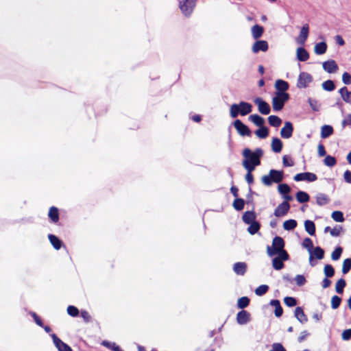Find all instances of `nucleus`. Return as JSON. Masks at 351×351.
Instances as JSON below:
<instances>
[{
  "instance_id": "f257e3e1",
  "label": "nucleus",
  "mask_w": 351,
  "mask_h": 351,
  "mask_svg": "<svg viewBox=\"0 0 351 351\" xmlns=\"http://www.w3.org/2000/svg\"><path fill=\"white\" fill-rule=\"evenodd\" d=\"M241 155L243 158L242 166L256 169V167L261 164V158L264 155V151L261 147H257L254 150L245 147L242 150Z\"/></svg>"
},
{
  "instance_id": "f03ea898",
  "label": "nucleus",
  "mask_w": 351,
  "mask_h": 351,
  "mask_svg": "<svg viewBox=\"0 0 351 351\" xmlns=\"http://www.w3.org/2000/svg\"><path fill=\"white\" fill-rule=\"evenodd\" d=\"M253 106L252 104L241 101L239 103H234L230 108V117L232 119L237 117L239 115L246 116L252 112Z\"/></svg>"
},
{
  "instance_id": "7ed1b4c3",
  "label": "nucleus",
  "mask_w": 351,
  "mask_h": 351,
  "mask_svg": "<svg viewBox=\"0 0 351 351\" xmlns=\"http://www.w3.org/2000/svg\"><path fill=\"white\" fill-rule=\"evenodd\" d=\"M285 173L283 170H278L271 169L269 170L267 175H264L261 178L262 183L267 186H270L274 183H279L284 179Z\"/></svg>"
},
{
  "instance_id": "20e7f679",
  "label": "nucleus",
  "mask_w": 351,
  "mask_h": 351,
  "mask_svg": "<svg viewBox=\"0 0 351 351\" xmlns=\"http://www.w3.org/2000/svg\"><path fill=\"white\" fill-rule=\"evenodd\" d=\"M290 99V95L288 93L275 92L272 97V108L274 112L281 111L285 104Z\"/></svg>"
},
{
  "instance_id": "39448f33",
  "label": "nucleus",
  "mask_w": 351,
  "mask_h": 351,
  "mask_svg": "<svg viewBox=\"0 0 351 351\" xmlns=\"http://www.w3.org/2000/svg\"><path fill=\"white\" fill-rule=\"evenodd\" d=\"M197 0H179V8L186 17L191 16L196 5Z\"/></svg>"
},
{
  "instance_id": "423d86ee",
  "label": "nucleus",
  "mask_w": 351,
  "mask_h": 351,
  "mask_svg": "<svg viewBox=\"0 0 351 351\" xmlns=\"http://www.w3.org/2000/svg\"><path fill=\"white\" fill-rule=\"evenodd\" d=\"M232 125H234L236 129L237 133L241 136H247L251 137L252 132L250 128L245 124L241 120L237 119L232 123Z\"/></svg>"
},
{
  "instance_id": "0eeeda50",
  "label": "nucleus",
  "mask_w": 351,
  "mask_h": 351,
  "mask_svg": "<svg viewBox=\"0 0 351 351\" xmlns=\"http://www.w3.org/2000/svg\"><path fill=\"white\" fill-rule=\"evenodd\" d=\"M254 103L257 106L258 112L263 115H267L271 112L269 104L262 97H256L254 99Z\"/></svg>"
},
{
  "instance_id": "6e6552de",
  "label": "nucleus",
  "mask_w": 351,
  "mask_h": 351,
  "mask_svg": "<svg viewBox=\"0 0 351 351\" xmlns=\"http://www.w3.org/2000/svg\"><path fill=\"white\" fill-rule=\"evenodd\" d=\"M278 192L284 199L283 202H289L293 199V196L289 194L291 192V188L287 183L279 184L278 185Z\"/></svg>"
},
{
  "instance_id": "1a4fd4ad",
  "label": "nucleus",
  "mask_w": 351,
  "mask_h": 351,
  "mask_svg": "<svg viewBox=\"0 0 351 351\" xmlns=\"http://www.w3.org/2000/svg\"><path fill=\"white\" fill-rule=\"evenodd\" d=\"M313 76L310 73L302 71L299 74L297 87L298 88H306L308 84L313 82Z\"/></svg>"
},
{
  "instance_id": "9d476101",
  "label": "nucleus",
  "mask_w": 351,
  "mask_h": 351,
  "mask_svg": "<svg viewBox=\"0 0 351 351\" xmlns=\"http://www.w3.org/2000/svg\"><path fill=\"white\" fill-rule=\"evenodd\" d=\"M293 180L295 182L306 181L308 182H313L317 180V176L314 173L305 171L295 174Z\"/></svg>"
},
{
  "instance_id": "9b49d317",
  "label": "nucleus",
  "mask_w": 351,
  "mask_h": 351,
  "mask_svg": "<svg viewBox=\"0 0 351 351\" xmlns=\"http://www.w3.org/2000/svg\"><path fill=\"white\" fill-rule=\"evenodd\" d=\"M50 336L53 340L55 347L58 351H73L72 348L69 344L61 340L56 334L52 333Z\"/></svg>"
},
{
  "instance_id": "f8f14e48",
  "label": "nucleus",
  "mask_w": 351,
  "mask_h": 351,
  "mask_svg": "<svg viewBox=\"0 0 351 351\" xmlns=\"http://www.w3.org/2000/svg\"><path fill=\"white\" fill-rule=\"evenodd\" d=\"M290 208L291 206L289 202H282L274 210V215L278 218L283 217L287 215Z\"/></svg>"
},
{
  "instance_id": "ddd939ff",
  "label": "nucleus",
  "mask_w": 351,
  "mask_h": 351,
  "mask_svg": "<svg viewBox=\"0 0 351 351\" xmlns=\"http://www.w3.org/2000/svg\"><path fill=\"white\" fill-rule=\"evenodd\" d=\"M293 130V123L289 121H286L280 130V136L282 138L288 139L292 136Z\"/></svg>"
},
{
  "instance_id": "4468645a",
  "label": "nucleus",
  "mask_w": 351,
  "mask_h": 351,
  "mask_svg": "<svg viewBox=\"0 0 351 351\" xmlns=\"http://www.w3.org/2000/svg\"><path fill=\"white\" fill-rule=\"evenodd\" d=\"M236 320L239 325H245L251 320V314L246 310L239 311L236 317Z\"/></svg>"
},
{
  "instance_id": "2eb2a0df",
  "label": "nucleus",
  "mask_w": 351,
  "mask_h": 351,
  "mask_svg": "<svg viewBox=\"0 0 351 351\" xmlns=\"http://www.w3.org/2000/svg\"><path fill=\"white\" fill-rule=\"evenodd\" d=\"M269 49L267 41L265 40H258L252 45V51L254 53H258L259 51L265 52Z\"/></svg>"
},
{
  "instance_id": "dca6fc26",
  "label": "nucleus",
  "mask_w": 351,
  "mask_h": 351,
  "mask_svg": "<svg viewBox=\"0 0 351 351\" xmlns=\"http://www.w3.org/2000/svg\"><path fill=\"white\" fill-rule=\"evenodd\" d=\"M269 305L274 307V315L276 317H280L283 314V308L280 304V302L278 299H272L270 300ZM268 304L264 305L263 308H267Z\"/></svg>"
},
{
  "instance_id": "f3484780",
  "label": "nucleus",
  "mask_w": 351,
  "mask_h": 351,
  "mask_svg": "<svg viewBox=\"0 0 351 351\" xmlns=\"http://www.w3.org/2000/svg\"><path fill=\"white\" fill-rule=\"evenodd\" d=\"M323 69L328 73H335L339 69L338 64L334 60H328L322 63Z\"/></svg>"
},
{
  "instance_id": "a211bd4d",
  "label": "nucleus",
  "mask_w": 351,
  "mask_h": 351,
  "mask_svg": "<svg viewBox=\"0 0 351 351\" xmlns=\"http://www.w3.org/2000/svg\"><path fill=\"white\" fill-rule=\"evenodd\" d=\"M309 34V25L306 23L302 25L300 29V34L297 38V43L300 45H304Z\"/></svg>"
},
{
  "instance_id": "6ab92c4d",
  "label": "nucleus",
  "mask_w": 351,
  "mask_h": 351,
  "mask_svg": "<svg viewBox=\"0 0 351 351\" xmlns=\"http://www.w3.org/2000/svg\"><path fill=\"white\" fill-rule=\"evenodd\" d=\"M47 237L50 243L55 250H59L62 247H65L62 240L60 239L58 236L53 234H49Z\"/></svg>"
},
{
  "instance_id": "aec40b11",
  "label": "nucleus",
  "mask_w": 351,
  "mask_h": 351,
  "mask_svg": "<svg viewBox=\"0 0 351 351\" xmlns=\"http://www.w3.org/2000/svg\"><path fill=\"white\" fill-rule=\"evenodd\" d=\"M256 213L254 209H253L252 208V210H246L245 212H244L243 213L242 221H243V223H245L247 225L256 221Z\"/></svg>"
},
{
  "instance_id": "412c9836",
  "label": "nucleus",
  "mask_w": 351,
  "mask_h": 351,
  "mask_svg": "<svg viewBox=\"0 0 351 351\" xmlns=\"http://www.w3.org/2000/svg\"><path fill=\"white\" fill-rule=\"evenodd\" d=\"M48 218L53 223H57L60 220V212L58 208L52 206L49 208L48 212Z\"/></svg>"
},
{
  "instance_id": "4be33fe9",
  "label": "nucleus",
  "mask_w": 351,
  "mask_h": 351,
  "mask_svg": "<svg viewBox=\"0 0 351 351\" xmlns=\"http://www.w3.org/2000/svg\"><path fill=\"white\" fill-rule=\"evenodd\" d=\"M294 317L302 324L308 322V317L302 306H297L295 308Z\"/></svg>"
},
{
  "instance_id": "5701e85b",
  "label": "nucleus",
  "mask_w": 351,
  "mask_h": 351,
  "mask_svg": "<svg viewBox=\"0 0 351 351\" xmlns=\"http://www.w3.org/2000/svg\"><path fill=\"white\" fill-rule=\"evenodd\" d=\"M274 87L276 88L275 92L287 93V90L289 88V84L287 81L278 79L276 80Z\"/></svg>"
},
{
  "instance_id": "b1692460",
  "label": "nucleus",
  "mask_w": 351,
  "mask_h": 351,
  "mask_svg": "<svg viewBox=\"0 0 351 351\" xmlns=\"http://www.w3.org/2000/svg\"><path fill=\"white\" fill-rule=\"evenodd\" d=\"M296 58L300 62H305L309 58V53L303 47H298L296 49Z\"/></svg>"
},
{
  "instance_id": "393cba45",
  "label": "nucleus",
  "mask_w": 351,
  "mask_h": 351,
  "mask_svg": "<svg viewBox=\"0 0 351 351\" xmlns=\"http://www.w3.org/2000/svg\"><path fill=\"white\" fill-rule=\"evenodd\" d=\"M247 265L245 262H237L233 265L234 272L239 276H243L247 271Z\"/></svg>"
},
{
  "instance_id": "a878e982",
  "label": "nucleus",
  "mask_w": 351,
  "mask_h": 351,
  "mask_svg": "<svg viewBox=\"0 0 351 351\" xmlns=\"http://www.w3.org/2000/svg\"><path fill=\"white\" fill-rule=\"evenodd\" d=\"M271 147L273 152L278 154L281 152L283 147V143L278 137H273L271 143Z\"/></svg>"
},
{
  "instance_id": "bb28decb",
  "label": "nucleus",
  "mask_w": 351,
  "mask_h": 351,
  "mask_svg": "<svg viewBox=\"0 0 351 351\" xmlns=\"http://www.w3.org/2000/svg\"><path fill=\"white\" fill-rule=\"evenodd\" d=\"M248 120L256 126L261 127L265 123V119L258 114H252L248 117Z\"/></svg>"
},
{
  "instance_id": "cd10ccee",
  "label": "nucleus",
  "mask_w": 351,
  "mask_h": 351,
  "mask_svg": "<svg viewBox=\"0 0 351 351\" xmlns=\"http://www.w3.org/2000/svg\"><path fill=\"white\" fill-rule=\"evenodd\" d=\"M304 229L305 231L310 235V236H315L316 233V227L314 221L306 219L304 222Z\"/></svg>"
},
{
  "instance_id": "c85d7f7f",
  "label": "nucleus",
  "mask_w": 351,
  "mask_h": 351,
  "mask_svg": "<svg viewBox=\"0 0 351 351\" xmlns=\"http://www.w3.org/2000/svg\"><path fill=\"white\" fill-rule=\"evenodd\" d=\"M255 135L260 139H265L269 135V129L265 126L263 125L258 127L257 130L254 131Z\"/></svg>"
},
{
  "instance_id": "c756f323",
  "label": "nucleus",
  "mask_w": 351,
  "mask_h": 351,
  "mask_svg": "<svg viewBox=\"0 0 351 351\" xmlns=\"http://www.w3.org/2000/svg\"><path fill=\"white\" fill-rule=\"evenodd\" d=\"M295 198L298 203L304 204L309 202L311 197L308 193L306 191L299 190L295 193Z\"/></svg>"
},
{
  "instance_id": "7c9ffc66",
  "label": "nucleus",
  "mask_w": 351,
  "mask_h": 351,
  "mask_svg": "<svg viewBox=\"0 0 351 351\" xmlns=\"http://www.w3.org/2000/svg\"><path fill=\"white\" fill-rule=\"evenodd\" d=\"M277 251L285 248V241L282 237L276 235L272 240V245Z\"/></svg>"
},
{
  "instance_id": "2f4dec72",
  "label": "nucleus",
  "mask_w": 351,
  "mask_h": 351,
  "mask_svg": "<svg viewBox=\"0 0 351 351\" xmlns=\"http://www.w3.org/2000/svg\"><path fill=\"white\" fill-rule=\"evenodd\" d=\"M334 130L330 125H324L321 128L320 136L325 139L330 136L333 134Z\"/></svg>"
},
{
  "instance_id": "473e14b6",
  "label": "nucleus",
  "mask_w": 351,
  "mask_h": 351,
  "mask_svg": "<svg viewBox=\"0 0 351 351\" xmlns=\"http://www.w3.org/2000/svg\"><path fill=\"white\" fill-rule=\"evenodd\" d=\"M327 44L325 41L317 43L314 47V52L316 55H323L327 51Z\"/></svg>"
},
{
  "instance_id": "72a5a7b5",
  "label": "nucleus",
  "mask_w": 351,
  "mask_h": 351,
  "mask_svg": "<svg viewBox=\"0 0 351 351\" xmlns=\"http://www.w3.org/2000/svg\"><path fill=\"white\" fill-rule=\"evenodd\" d=\"M338 92L345 102L351 104V90L349 91L346 86H343Z\"/></svg>"
},
{
  "instance_id": "f704fd0d",
  "label": "nucleus",
  "mask_w": 351,
  "mask_h": 351,
  "mask_svg": "<svg viewBox=\"0 0 351 351\" xmlns=\"http://www.w3.org/2000/svg\"><path fill=\"white\" fill-rule=\"evenodd\" d=\"M245 200L242 197H235L232 202V207L237 211H241L244 209Z\"/></svg>"
},
{
  "instance_id": "c9c22d12",
  "label": "nucleus",
  "mask_w": 351,
  "mask_h": 351,
  "mask_svg": "<svg viewBox=\"0 0 351 351\" xmlns=\"http://www.w3.org/2000/svg\"><path fill=\"white\" fill-rule=\"evenodd\" d=\"M264 32V28L261 25L256 24L252 27V35L254 39L257 40L260 38Z\"/></svg>"
},
{
  "instance_id": "e433bc0d",
  "label": "nucleus",
  "mask_w": 351,
  "mask_h": 351,
  "mask_svg": "<svg viewBox=\"0 0 351 351\" xmlns=\"http://www.w3.org/2000/svg\"><path fill=\"white\" fill-rule=\"evenodd\" d=\"M255 195L256 196L258 195V194L254 191L250 186H249L248 189V193L246 195V204L248 206H251L253 209H255V203L254 202L253 195Z\"/></svg>"
},
{
  "instance_id": "4c0bfd02",
  "label": "nucleus",
  "mask_w": 351,
  "mask_h": 351,
  "mask_svg": "<svg viewBox=\"0 0 351 351\" xmlns=\"http://www.w3.org/2000/svg\"><path fill=\"white\" fill-rule=\"evenodd\" d=\"M250 303V299L247 296H242L237 300V307L241 310H245Z\"/></svg>"
},
{
  "instance_id": "58836bf2",
  "label": "nucleus",
  "mask_w": 351,
  "mask_h": 351,
  "mask_svg": "<svg viewBox=\"0 0 351 351\" xmlns=\"http://www.w3.org/2000/svg\"><path fill=\"white\" fill-rule=\"evenodd\" d=\"M248 225L249 226L247 228V231L250 234L254 235L257 233H259V230L261 227L259 221H256L254 223H249Z\"/></svg>"
},
{
  "instance_id": "ea45409f",
  "label": "nucleus",
  "mask_w": 351,
  "mask_h": 351,
  "mask_svg": "<svg viewBox=\"0 0 351 351\" xmlns=\"http://www.w3.org/2000/svg\"><path fill=\"white\" fill-rule=\"evenodd\" d=\"M330 202V198L328 196L324 193H319L316 196V203L318 206H322Z\"/></svg>"
},
{
  "instance_id": "a19ab883",
  "label": "nucleus",
  "mask_w": 351,
  "mask_h": 351,
  "mask_svg": "<svg viewBox=\"0 0 351 351\" xmlns=\"http://www.w3.org/2000/svg\"><path fill=\"white\" fill-rule=\"evenodd\" d=\"M298 226V222L295 219H290L283 222L282 226L284 230L287 231L293 230Z\"/></svg>"
},
{
  "instance_id": "79ce46f5",
  "label": "nucleus",
  "mask_w": 351,
  "mask_h": 351,
  "mask_svg": "<svg viewBox=\"0 0 351 351\" xmlns=\"http://www.w3.org/2000/svg\"><path fill=\"white\" fill-rule=\"evenodd\" d=\"M269 124L274 128H278L282 123V119L277 115H270L267 118Z\"/></svg>"
},
{
  "instance_id": "37998d69",
  "label": "nucleus",
  "mask_w": 351,
  "mask_h": 351,
  "mask_svg": "<svg viewBox=\"0 0 351 351\" xmlns=\"http://www.w3.org/2000/svg\"><path fill=\"white\" fill-rule=\"evenodd\" d=\"M346 281L344 278H339L335 283V291L338 294H343L344 288L346 287Z\"/></svg>"
},
{
  "instance_id": "c03bdc74",
  "label": "nucleus",
  "mask_w": 351,
  "mask_h": 351,
  "mask_svg": "<svg viewBox=\"0 0 351 351\" xmlns=\"http://www.w3.org/2000/svg\"><path fill=\"white\" fill-rule=\"evenodd\" d=\"M272 267L277 271L281 270L285 267L284 261L274 256L271 260Z\"/></svg>"
},
{
  "instance_id": "a18cd8bd",
  "label": "nucleus",
  "mask_w": 351,
  "mask_h": 351,
  "mask_svg": "<svg viewBox=\"0 0 351 351\" xmlns=\"http://www.w3.org/2000/svg\"><path fill=\"white\" fill-rule=\"evenodd\" d=\"M322 87L324 90L328 91V92L333 91L336 88L335 84L334 81L332 80H327L324 81L322 84Z\"/></svg>"
},
{
  "instance_id": "49530a36",
  "label": "nucleus",
  "mask_w": 351,
  "mask_h": 351,
  "mask_svg": "<svg viewBox=\"0 0 351 351\" xmlns=\"http://www.w3.org/2000/svg\"><path fill=\"white\" fill-rule=\"evenodd\" d=\"M324 254L325 251L322 247L320 246H316L314 247V250H313V256H314L317 260H322L324 258Z\"/></svg>"
},
{
  "instance_id": "de8ad7c7",
  "label": "nucleus",
  "mask_w": 351,
  "mask_h": 351,
  "mask_svg": "<svg viewBox=\"0 0 351 351\" xmlns=\"http://www.w3.org/2000/svg\"><path fill=\"white\" fill-rule=\"evenodd\" d=\"M343 247L340 245H337L335 247V250L332 251L331 254V259L334 261H338L342 253H343Z\"/></svg>"
},
{
  "instance_id": "09e8293b",
  "label": "nucleus",
  "mask_w": 351,
  "mask_h": 351,
  "mask_svg": "<svg viewBox=\"0 0 351 351\" xmlns=\"http://www.w3.org/2000/svg\"><path fill=\"white\" fill-rule=\"evenodd\" d=\"M324 274L325 277L332 278L335 276V270L334 267L330 264H326L324 267Z\"/></svg>"
},
{
  "instance_id": "8fccbe9b",
  "label": "nucleus",
  "mask_w": 351,
  "mask_h": 351,
  "mask_svg": "<svg viewBox=\"0 0 351 351\" xmlns=\"http://www.w3.org/2000/svg\"><path fill=\"white\" fill-rule=\"evenodd\" d=\"M302 245L306 249L308 253L313 252V243L311 238L305 237L302 241Z\"/></svg>"
},
{
  "instance_id": "3c124183",
  "label": "nucleus",
  "mask_w": 351,
  "mask_h": 351,
  "mask_svg": "<svg viewBox=\"0 0 351 351\" xmlns=\"http://www.w3.org/2000/svg\"><path fill=\"white\" fill-rule=\"evenodd\" d=\"M342 298L340 296L334 295L331 298V308L334 310L337 309L340 306Z\"/></svg>"
},
{
  "instance_id": "603ef678",
  "label": "nucleus",
  "mask_w": 351,
  "mask_h": 351,
  "mask_svg": "<svg viewBox=\"0 0 351 351\" xmlns=\"http://www.w3.org/2000/svg\"><path fill=\"white\" fill-rule=\"evenodd\" d=\"M331 217L336 222H343L345 220L343 213L341 210L333 211Z\"/></svg>"
},
{
  "instance_id": "864d4df0",
  "label": "nucleus",
  "mask_w": 351,
  "mask_h": 351,
  "mask_svg": "<svg viewBox=\"0 0 351 351\" xmlns=\"http://www.w3.org/2000/svg\"><path fill=\"white\" fill-rule=\"evenodd\" d=\"M324 164L328 167H332L336 165L337 159L332 156L326 155L324 159Z\"/></svg>"
},
{
  "instance_id": "5fc2aeb1",
  "label": "nucleus",
  "mask_w": 351,
  "mask_h": 351,
  "mask_svg": "<svg viewBox=\"0 0 351 351\" xmlns=\"http://www.w3.org/2000/svg\"><path fill=\"white\" fill-rule=\"evenodd\" d=\"M351 270V258H347L343 261L341 271L343 275Z\"/></svg>"
},
{
  "instance_id": "6e6d98bb",
  "label": "nucleus",
  "mask_w": 351,
  "mask_h": 351,
  "mask_svg": "<svg viewBox=\"0 0 351 351\" xmlns=\"http://www.w3.org/2000/svg\"><path fill=\"white\" fill-rule=\"evenodd\" d=\"M67 314L72 317H77L80 315L79 309L73 305H69L66 308Z\"/></svg>"
},
{
  "instance_id": "4d7b16f0",
  "label": "nucleus",
  "mask_w": 351,
  "mask_h": 351,
  "mask_svg": "<svg viewBox=\"0 0 351 351\" xmlns=\"http://www.w3.org/2000/svg\"><path fill=\"white\" fill-rule=\"evenodd\" d=\"M269 287L267 285H261L256 288L254 292L258 296H262L265 295L269 290Z\"/></svg>"
},
{
  "instance_id": "13d9d810",
  "label": "nucleus",
  "mask_w": 351,
  "mask_h": 351,
  "mask_svg": "<svg viewBox=\"0 0 351 351\" xmlns=\"http://www.w3.org/2000/svg\"><path fill=\"white\" fill-rule=\"evenodd\" d=\"M284 303L288 307H293L297 305V298L292 296H286L284 298Z\"/></svg>"
},
{
  "instance_id": "bf43d9fd",
  "label": "nucleus",
  "mask_w": 351,
  "mask_h": 351,
  "mask_svg": "<svg viewBox=\"0 0 351 351\" xmlns=\"http://www.w3.org/2000/svg\"><path fill=\"white\" fill-rule=\"evenodd\" d=\"M307 101L313 111L318 112L319 110L320 104L317 99L308 97Z\"/></svg>"
},
{
  "instance_id": "052dcab7",
  "label": "nucleus",
  "mask_w": 351,
  "mask_h": 351,
  "mask_svg": "<svg viewBox=\"0 0 351 351\" xmlns=\"http://www.w3.org/2000/svg\"><path fill=\"white\" fill-rule=\"evenodd\" d=\"M29 315L33 318L34 322L36 323V325L38 326H44V322L41 317L34 311H30L29 312Z\"/></svg>"
},
{
  "instance_id": "680f3d73",
  "label": "nucleus",
  "mask_w": 351,
  "mask_h": 351,
  "mask_svg": "<svg viewBox=\"0 0 351 351\" xmlns=\"http://www.w3.org/2000/svg\"><path fill=\"white\" fill-rule=\"evenodd\" d=\"M246 171L247 173L245 174V179L248 184H252L254 182V176L252 174V172L255 169H252L251 168L243 167Z\"/></svg>"
},
{
  "instance_id": "e2e57ef3",
  "label": "nucleus",
  "mask_w": 351,
  "mask_h": 351,
  "mask_svg": "<svg viewBox=\"0 0 351 351\" xmlns=\"http://www.w3.org/2000/svg\"><path fill=\"white\" fill-rule=\"evenodd\" d=\"M276 256L283 261H287L290 259V256L285 248L278 250Z\"/></svg>"
},
{
  "instance_id": "0e129e2a",
  "label": "nucleus",
  "mask_w": 351,
  "mask_h": 351,
  "mask_svg": "<svg viewBox=\"0 0 351 351\" xmlns=\"http://www.w3.org/2000/svg\"><path fill=\"white\" fill-rule=\"evenodd\" d=\"M282 165L285 167H291L294 165V162L290 156L285 155L282 157Z\"/></svg>"
},
{
  "instance_id": "69168bd1",
  "label": "nucleus",
  "mask_w": 351,
  "mask_h": 351,
  "mask_svg": "<svg viewBox=\"0 0 351 351\" xmlns=\"http://www.w3.org/2000/svg\"><path fill=\"white\" fill-rule=\"evenodd\" d=\"M294 280L295 281L296 285L298 287H302L306 282V278L302 274H298V275H296V276L295 277Z\"/></svg>"
},
{
  "instance_id": "338daca9",
  "label": "nucleus",
  "mask_w": 351,
  "mask_h": 351,
  "mask_svg": "<svg viewBox=\"0 0 351 351\" xmlns=\"http://www.w3.org/2000/svg\"><path fill=\"white\" fill-rule=\"evenodd\" d=\"M101 345L109 349L111 351H113L117 346V344L115 342L110 341L108 340H103L101 343Z\"/></svg>"
},
{
  "instance_id": "774afa93",
  "label": "nucleus",
  "mask_w": 351,
  "mask_h": 351,
  "mask_svg": "<svg viewBox=\"0 0 351 351\" xmlns=\"http://www.w3.org/2000/svg\"><path fill=\"white\" fill-rule=\"evenodd\" d=\"M269 351H287L281 343H274Z\"/></svg>"
}]
</instances>
